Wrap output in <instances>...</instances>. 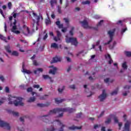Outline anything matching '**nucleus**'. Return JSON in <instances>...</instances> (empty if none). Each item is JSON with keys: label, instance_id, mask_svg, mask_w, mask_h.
I'll list each match as a JSON object with an SVG mask.
<instances>
[{"label": "nucleus", "instance_id": "1", "mask_svg": "<svg viewBox=\"0 0 131 131\" xmlns=\"http://www.w3.org/2000/svg\"><path fill=\"white\" fill-rule=\"evenodd\" d=\"M76 110L75 108L67 107V108H54L52 110H51L49 112V115L43 116L42 117L44 118L43 119V121L44 122H49V120L46 117H48L49 115H51V114H56V113H61L59 114L57 117H63V115L64 114L63 112H68L69 113H73V112H75Z\"/></svg>", "mask_w": 131, "mask_h": 131}, {"label": "nucleus", "instance_id": "2", "mask_svg": "<svg viewBox=\"0 0 131 131\" xmlns=\"http://www.w3.org/2000/svg\"><path fill=\"white\" fill-rule=\"evenodd\" d=\"M8 97V104L10 105L14 104L15 106H24V103L22 102V98L13 96L12 95H9Z\"/></svg>", "mask_w": 131, "mask_h": 131}, {"label": "nucleus", "instance_id": "3", "mask_svg": "<svg viewBox=\"0 0 131 131\" xmlns=\"http://www.w3.org/2000/svg\"><path fill=\"white\" fill-rule=\"evenodd\" d=\"M66 41L67 43L71 42V43L73 46H75V47H77V45H78V42L76 38L68 37V36H66Z\"/></svg>", "mask_w": 131, "mask_h": 131}, {"label": "nucleus", "instance_id": "4", "mask_svg": "<svg viewBox=\"0 0 131 131\" xmlns=\"http://www.w3.org/2000/svg\"><path fill=\"white\" fill-rule=\"evenodd\" d=\"M115 31H116V29H113L112 31H108L107 33L110 36V40L107 41V42L104 43V46H106V45H109L110 42H112L113 40V36H114V33H115Z\"/></svg>", "mask_w": 131, "mask_h": 131}, {"label": "nucleus", "instance_id": "5", "mask_svg": "<svg viewBox=\"0 0 131 131\" xmlns=\"http://www.w3.org/2000/svg\"><path fill=\"white\" fill-rule=\"evenodd\" d=\"M80 24H82V26L84 28V29H91L92 28V27H90L89 26V23L86 20L80 21Z\"/></svg>", "mask_w": 131, "mask_h": 131}, {"label": "nucleus", "instance_id": "6", "mask_svg": "<svg viewBox=\"0 0 131 131\" xmlns=\"http://www.w3.org/2000/svg\"><path fill=\"white\" fill-rule=\"evenodd\" d=\"M0 127H5L7 129H11V126L10 124L7 122H5L3 121L0 120Z\"/></svg>", "mask_w": 131, "mask_h": 131}, {"label": "nucleus", "instance_id": "7", "mask_svg": "<svg viewBox=\"0 0 131 131\" xmlns=\"http://www.w3.org/2000/svg\"><path fill=\"white\" fill-rule=\"evenodd\" d=\"M106 97L107 94H106V91L105 90H103L102 91V94L98 96V99H99L100 102H103V101H104V100L106 99Z\"/></svg>", "mask_w": 131, "mask_h": 131}, {"label": "nucleus", "instance_id": "8", "mask_svg": "<svg viewBox=\"0 0 131 131\" xmlns=\"http://www.w3.org/2000/svg\"><path fill=\"white\" fill-rule=\"evenodd\" d=\"M55 121H56L57 122H58V125L61 126V127L59 128L58 131H64V127H65V126H66V125L65 124H63L59 120H55L54 121V122H55Z\"/></svg>", "mask_w": 131, "mask_h": 131}, {"label": "nucleus", "instance_id": "9", "mask_svg": "<svg viewBox=\"0 0 131 131\" xmlns=\"http://www.w3.org/2000/svg\"><path fill=\"white\" fill-rule=\"evenodd\" d=\"M25 63L24 62H23V65H22V72L24 73H26L27 74H31V72L28 70H25Z\"/></svg>", "mask_w": 131, "mask_h": 131}, {"label": "nucleus", "instance_id": "10", "mask_svg": "<svg viewBox=\"0 0 131 131\" xmlns=\"http://www.w3.org/2000/svg\"><path fill=\"white\" fill-rule=\"evenodd\" d=\"M49 68H53V70L51 69L49 71V73L50 74H53V75H55L56 72H57V68L54 67V66H51L49 67Z\"/></svg>", "mask_w": 131, "mask_h": 131}, {"label": "nucleus", "instance_id": "11", "mask_svg": "<svg viewBox=\"0 0 131 131\" xmlns=\"http://www.w3.org/2000/svg\"><path fill=\"white\" fill-rule=\"evenodd\" d=\"M62 58L60 57L56 56L53 58V60L51 61V63H57V62H61Z\"/></svg>", "mask_w": 131, "mask_h": 131}, {"label": "nucleus", "instance_id": "12", "mask_svg": "<svg viewBox=\"0 0 131 131\" xmlns=\"http://www.w3.org/2000/svg\"><path fill=\"white\" fill-rule=\"evenodd\" d=\"M68 128L69 129H70V130H76V129H81V128H82V127H78L73 125L72 126L69 127Z\"/></svg>", "mask_w": 131, "mask_h": 131}, {"label": "nucleus", "instance_id": "13", "mask_svg": "<svg viewBox=\"0 0 131 131\" xmlns=\"http://www.w3.org/2000/svg\"><path fill=\"white\" fill-rule=\"evenodd\" d=\"M42 77L43 79H50V82H54V80H52V77H50L49 75H43Z\"/></svg>", "mask_w": 131, "mask_h": 131}, {"label": "nucleus", "instance_id": "14", "mask_svg": "<svg viewBox=\"0 0 131 131\" xmlns=\"http://www.w3.org/2000/svg\"><path fill=\"white\" fill-rule=\"evenodd\" d=\"M105 59H108L110 60L108 61V64L110 65H111L112 64V62H113V60H112V58H111V56L110 54H107L105 56Z\"/></svg>", "mask_w": 131, "mask_h": 131}, {"label": "nucleus", "instance_id": "15", "mask_svg": "<svg viewBox=\"0 0 131 131\" xmlns=\"http://www.w3.org/2000/svg\"><path fill=\"white\" fill-rule=\"evenodd\" d=\"M51 103H50V102H48L47 103H46L45 104L43 103H37V105L38 106V107H48V106H50Z\"/></svg>", "mask_w": 131, "mask_h": 131}, {"label": "nucleus", "instance_id": "16", "mask_svg": "<svg viewBox=\"0 0 131 131\" xmlns=\"http://www.w3.org/2000/svg\"><path fill=\"white\" fill-rule=\"evenodd\" d=\"M5 49L8 53H9V54H11V53H12V51H11V50H10V49H11V47H10L9 45L5 46Z\"/></svg>", "mask_w": 131, "mask_h": 131}, {"label": "nucleus", "instance_id": "17", "mask_svg": "<svg viewBox=\"0 0 131 131\" xmlns=\"http://www.w3.org/2000/svg\"><path fill=\"white\" fill-rule=\"evenodd\" d=\"M55 103H56V104H60V103H62V102H64V101H65V99H62L59 100L58 98H55Z\"/></svg>", "mask_w": 131, "mask_h": 131}, {"label": "nucleus", "instance_id": "18", "mask_svg": "<svg viewBox=\"0 0 131 131\" xmlns=\"http://www.w3.org/2000/svg\"><path fill=\"white\" fill-rule=\"evenodd\" d=\"M56 25L58 27V28H63V24H61V23L60 22V21H57L56 22Z\"/></svg>", "mask_w": 131, "mask_h": 131}, {"label": "nucleus", "instance_id": "19", "mask_svg": "<svg viewBox=\"0 0 131 131\" xmlns=\"http://www.w3.org/2000/svg\"><path fill=\"white\" fill-rule=\"evenodd\" d=\"M36 98L35 97H30L27 101L28 103H32V102H34Z\"/></svg>", "mask_w": 131, "mask_h": 131}, {"label": "nucleus", "instance_id": "20", "mask_svg": "<svg viewBox=\"0 0 131 131\" xmlns=\"http://www.w3.org/2000/svg\"><path fill=\"white\" fill-rule=\"evenodd\" d=\"M50 4L52 8H54V4H57V0H51L50 1Z\"/></svg>", "mask_w": 131, "mask_h": 131}, {"label": "nucleus", "instance_id": "21", "mask_svg": "<svg viewBox=\"0 0 131 131\" xmlns=\"http://www.w3.org/2000/svg\"><path fill=\"white\" fill-rule=\"evenodd\" d=\"M43 71V69L42 68H38L36 70L34 71V74H37V72H42Z\"/></svg>", "mask_w": 131, "mask_h": 131}, {"label": "nucleus", "instance_id": "22", "mask_svg": "<svg viewBox=\"0 0 131 131\" xmlns=\"http://www.w3.org/2000/svg\"><path fill=\"white\" fill-rule=\"evenodd\" d=\"M119 89L118 88H116V90L114 91L113 92L111 93V96H114L115 95H117L118 93Z\"/></svg>", "mask_w": 131, "mask_h": 131}, {"label": "nucleus", "instance_id": "23", "mask_svg": "<svg viewBox=\"0 0 131 131\" xmlns=\"http://www.w3.org/2000/svg\"><path fill=\"white\" fill-rule=\"evenodd\" d=\"M33 16L34 17H37V24L38 25V22H39V20H40V16H37V15H36V13H33Z\"/></svg>", "mask_w": 131, "mask_h": 131}, {"label": "nucleus", "instance_id": "24", "mask_svg": "<svg viewBox=\"0 0 131 131\" xmlns=\"http://www.w3.org/2000/svg\"><path fill=\"white\" fill-rule=\"evenodd\" d=\"M45 23L46 25H50V24H51V22L50 17H48L47 19H45Z\"/></svg>", "mask_w": 131, "mask_h": 131}, {"label": "nucleus", "instance_id": "25", "mask_svg": "<svg viewBox=\"0 0 131 131\" xmlns=\"http://www.w3.org/2000/svg\"><path fill=\"white\" fill-rule=\"evenodd\" d=\"M0 39L2 40H4L5 42H8V41L7 40V38L6 37L4 36L3 35L0 34Z\"/></svg>", "mask_w": 131, "mask_h": 131}, {"label": "nucleus", "instance_id": "26", "mask_svg": "<svg viewBox=\"0 0 131 131\" xmlns=\"http://www.w3.org/2000/svg\"><path fill=\"white\" fill-rule=\"evenodd\" d=\"M122 67L125 70H126L127 69V64H126V62H124L122 64Z\"/></svg>", "mask_w": 131, "mask_h": 131}, {"label": "nucleus", "instance_id": "27", "mask_svg": "<svg viewBox=\"0 0 131 131\" xmlns=\"http://www.w3.org/2000/svg\"><path fill=\"white\" fill-rule=\"evenodd\" d=\"M51 48H53V49H58V45L56 43H52L51 44Z\"/></svg>", "mask_w": 131, "mask_h": 131}, {"label": "nucleus", "instance_id": "28", "mask_svg": "<svg viewBox=\"0 0 131 131\" xmlns=\"http://www.w3.org/2000/svg\"><path fill=\"white\" fill-rule=\"evenodd\" d=\"M114 81V80H110L109 78H107L106 79H104V82H105V83H108V82H113Z\"/></svg>", "mask_w": 131, "mask_h": 131}, {"label": "nucleus", "instance_id": "29", "mask_svg": "<svg viewBox=\"0 0 131 131\" xmlns=\"http://www.w3.org/2000/svg\"><path fill=\"white\" fill-rule=\"evenodd\" d=\"M11 55L12 56H15V57H18L19 56V53L17 51H13L12 52Z\"/></svg>", "mask_w": 131, "mask_h": 131}, {"label": "nucleus", "instance_id": "30", "mask_svg": "<svg viewBox=\"0 0 131 131\" xmlns=\"http://www.w3.org/2000/svg\"><path fill=\"white\" fill-rule=\"evenodd\" d=\"M65 90V86H62L61 88H58V91L61 93H63V91Z\"/></svg>", "mask_w": 131, "mask_h": 131}, {"label": "nucleus", "instance_id": "31", "mask_svg": "<svg viewBox=\"0 0 131 131\" xmlns=\"http://www.w3.org/2000/svg\"><path fill=\"white\" fill-rule=\"evenodd\" d=\"M125 55L126 57H131V52L129 51H125Z\"/></svg>", "mask_w": 131, "mask_h": 131}, {"label": "nucleus", "instance_id": "32", "mask_svg": "<svg viewBox=\"0 0 131 131\" xmlns=\"http://www.w3.org/2000/svg\"><path fill=\"white\" fill-rule=\"evenodd\" d=\"M90 4H91V2L89 1L82 2V5H90Z\"/></svg>", "mask_w": 131, "mask_h": 131}, {"label": "nucleus", "instance_id": "33", "mask_svg": "<svg viewBox=\"0 0 131 131\" xmlns=\"http://www.w3.org/2000/svg\"><path fill=\"white\" fill-rule=\"evenodd\" d=\"M56 129L54 127V126H51L50 128H47V131H55Z\"/></svg>", "mask_w": 131, "mask_h": 131}, {"label": "nucleus", "instance_id": "34", "mask_svg": "<svg viewBox=\"0 0 131 131\" xmlns=\"http://www.w3.org/2000/svg\"><path fill=\"white\" fill-rule=\"evenodd\" d=\"M33 91V89H32V88L31 87H29L27 89V92L28 93H32Z\"/></svg>", "mask_w": 131, "mask_h": 131}, {"label": "nucleus", "instance_id": "35", "mask_svg": "<svg viewBox=\"0 0 131 131\" xmlns=\"http://www.w3.org/2000/svg\"><path fill=\"white\" fill-rule=\"evenodd\" d=\"M11 113L13 116H19V113L18 112H12Z\"/></svg>", "mask_w": 131, "mask_h": 131}, {"label": "nucleus", "instance_id": "36", "mask_svg": "<svg viewBox=\"0 0 131 131\" xmlns=\"http://www.w3.org/2000/svg\"><path fill=\"white\" fill-rule=\"evenodd\" d=\"M61 37H54V40H55V41H58V40H61Z\"/></svg>", "mask_w": 131, "mask_h": 131}, {"label": "nucleus", "instance_id": "37", "mask_svg": "<svg viewBox=\"0 0 131 131\" xmlns=\"http://www.w3.org/2000/svg\"><path fill=\"white\" fill-rule=\"evenodd\" d=\"M110 122H111V118H108L107 120L105 121V123L106 124H109V123H110Z\"/></svg>", "mask_w": 131, "mask_h": 131}, {"label": "nucleus", "instance_id": "38", "mask_svg": "<svg viewBox=\"0 0 131 131\" xmlns=\"http://www.w3.org/2000/svg\"><path fill=\"white\" fill-rule=\"evenodd\" d=\"M46 97H48V95H45L43 96H41L40 97V100H46L47 99Z\"/></svg>", "mask_w": 131, "mask_h": 131}, {"label": "nucleus", "instance_id": "39", "mask_svg": "<svg viewBox=\"0 0 131 131\" xmlns=\"http://www.w3.org/2000/svg\"><path fill=\"white\" fill-rule=\"evenodd\" d=\"M56 33H57V36L58 37H61V32H60L59 31H56Z\"/></svg>", "mask_w": 131, "mask_h": 131}, {"label": "nucleus", "instance_id": "40", "mask_svg": "<svg viewBox=\"0 0 131 131\" xmlns=\"http://www.w3.org/2000/svg\"><path fill=\"white\" fill-rule=\"evenodd\" d=\"M129 90L130 89V85H126L124 86V90Z\"/></svg>", "mask_w": 131, "mask_h": 131}, {"label": "nucleus", "instance_id": "41", "mask_svg": "<svg viewBox=\"0 0 131 131\" xmlns=\"http://www.w3.org/2000/svg\"><path fill=\"white\" fill-rule=\"evenodd\" d=\"M5 92L6 93H10V89L9 88V87L6 86L5 88Z\"/></svg>", "mask_w": 131, "mask_h": 131}, {"label": "nucleus", "instance_id": "42", "mask_svg": "<svg viewBox=\"0 0 131 131\" xmlns=\"http://www.w3.org/2000/svg\"><path fill=\"white\" fill-rule=\"evenodd\" d=\"M16 29H17V26H13L12 27V29L11 30L12 32H13V31H15V30H16Z\"/></svg>", "mask_w": 131, "mask_h": 131}, {"label": "nucleus", "instance_id": "43", "mask_svg": "<svg viewBox=\"0 0 131 131\" xmlns=\"http://www.w3.org/2000/svg\"><path fill=\"white\" fill-rule=\"evenodd\" d=\"M126 30H127V28H125L124 29H122V30H121L122 34H123V33H124V32H126Z\"/></svg>", "mask_w": 131, "mask_h": 131}, {"label": "nucleus", "instance_id": "44", "mask_svg": "<svg viewBox=\"0 0 131 131\" xmlns=\"http://www.w3.org/2000/svg\"><path fill=\"white\" fill-rule=\"evenodd\" d=\"M104 113H105L104 111H102L101 114H100L99 116H98V118H100V117H102V116H103V115H104Z\"/></svg>", "mask_w": 131, "mask_h": 131}, {"label": "nucleus", "instance_id": "45", "mask_svg": "<svg viewBox=\"0 0 131 131\" xmlns=\"http://www.w3.org/2000/svg\"><path fill=\"white\" fill-rule=\"evenodd\" d=\"M8 7L9 9H11L12 8V3L9 2L8 4Z\"/></svg>", "mask_w": 131, "mask_h": 131}, {"label": "nucleus", "instance_id": "46", "mask_svg": "<svg viewBox=\"0 0 131 131\" xmlns=\"http://www.w3.org/2000/svg\"><path fill=\"white\" fill-rule=\"evenodd\" d=\"M31 93H32L31 94H32V96H34V95H36V96L37 97H39V94H37V93H36V92H32Z\"/></svg>", "mask_w": 131, "mask_h": 131}, {"label": "nucleus", "instance_id": "47", "mask_svg": "<svg viewBox=\"0 0 131 131\" xmlns=\"http://www.w3.org/2000/svg\"><path fill=\"white\" fill-rule=\"evenodd\" d=\"M64 21H65L66 23H69V19L68 18H63Z\"/></svg>", "mask_w": 131, "mask_h": 131}, {"label": "nucleus", "instance_id": "48", "mask_svg": "<svg viewBox=\"0 0 131 131\" xmlns=\"http://www.w3.org/2000/svg\"><path fill=\"white\" fill-rule=\"evenodd\" d=\"M62 32L65 33L67 31V28H63L61 30Z\"/></svg>", "mask_w": 131, "mask_h": 131}, {"label": "nucleus", "instance_id": "49", "mask_svg": "<svg viewBox=\"0 0 131 131\" xmlns=\"http://www.w3.org/2000/svg\"><path fill=\"white\" fill-rule=\"evenodd\" d=\"M33 65H34L35 66H37L38 64H37V61H36V60H34L33 61Z\"/></svg>", "mask_w": 131, "mask_h": 131}, {"label": "nucleus", "instance_id": "50", "mask_svg": "<svg viewBox=\"0 0 131 131\" xmlns=\"http://www.w3.org/2000/svg\"><path fill=\"white\" fill-rule=\"evenodd\" d=\"M33 86L34 89H39V85L38 84H35Z\"/></svg>", "mask_w": 131, "mask_h": 131}, {"label": "nucleus", "instance_id": "51", "mask_svg": "<svg viewBox=\"0 0 131 131\" xmlns=\"http://www.w3.org/2000/svg\"><path fill=\"white\" fill-rule=\"evenodd\" d=\"M14 33H16V34H20V32L19 31H18V30H14V31H13V32Z\"/></svg>", "mask_w": 131, "mask_h": 131}, {"label": "nucleus", "instance_id": "52", "mask_svg": "<svg viewBox=\"0 0 131 131\" xmlns=\"http://www.w3.org/2000/svg\"><path fill=\"white\" fill-rule=\"evenodd\" d=\"M90 95H87V97L88 98H90V97H92V96H93V95H94V93L92 92H90Z\"/></svg>", "mask_w": 131, "mask_h": 131}, {"label": "nucleus", "instance_id": "53", "mask_svg": "<svg viewBox=\"0 0 131 131\" xmlns=\"http://www.w3.org/2000/svg\"><path fill=\"white\" fill-rule=\"evenodd\" d=\"M84 88L85 89V93H86V91H89V89L87 88L88 85L86 84L84 85Z\"/></svg>", "mask_w": 131, "mask_h": 131}, {"label": "nucleus", "instance_id": "54", "mask_svg": "<svg viewBox=\"0 0 131 131\" xmlns=\"http://www.w3.org/2000/svg\"><path fill=\"white\" fill-rule=\"evenodd\" d=\"M70 88L72 89V90H75V85H70Z\"/></svg>", "mask_w": 131, "mask_h": 131}, {"label": "nucleus", "instance_id": "55", "mask_svg": "<svg viewBox=\"0 0 131 131\" xmlns=\"http://www.w3.org/2000/svg\"><path fill=\"white\" fill-rule=\"evenodd\" d=\"M0 79L2 80V81H5V78L2 75H0Z\"/></svg>", "mask_w": 131, "mask_h": 131}, {"label": "nucleus", "instance_id": "56", "mask_svg": "<svg viewBox=\"0 0 131 131\" xmlns=\"http://www.w3.org/2000/svg\"><path fill=\"white\" fill-rule=\"evenodd\" d=\"M48 38V34H46V35L43 37V40H46Z\"/></svg>", "mask_w": 131, "mask_h": 131}, {"label": "nucleus", "instance_id": "57", "mask_svg": "<svg viewBox=\"0 0 131 131\" xmlns=\"http://www.w3.org/2000/svg\"><path fill=\"white\" fill-rule=\"evenodd\" d=\"M66 59H67V62H71V59L68 57H66Z\"/></svg>", "mask_w": 131, "mask_h": 131}, {"label": "nucleus", "instance_id": "58", "mask_svg": "<svg viewBox=\"0 0 131 131\" xmlns=\"http://www.w3.org/2000/svg\"><path fill=\"white\" fill-rule=\"evenodd\" d=\"M114 121L116 123H118V119H117V117H115L114 118Z\"/></svg>", "mask_w": 131, "mask_h": 131}, {"label": "nucleus", "instance_id": "59", "mask_svg": "<svg viewBox=\"0 0 131 131\" xmlns=\"http://www.w3.org/2000/svg\"><path fill=\"white\" fill-rule=\"evenodd\" d=\"M103 22H104V20H101L100 21V22L98 23V26H100L102 25V23H103Z\"/></svg>", "mask_w": 131, "mask_h": 131}, {"label": "nucleus", "instance_id": "60", "mask_svg": "<svg viewBox=\"0 0 131 131\" xmlns=\"http://www.w3.org/2000/svg\"><path fill=\"white\" fill-rule=\"evenodd\" d=\"M122 126V123L120 122V123H119V129L120 130L121 129V127Z\"/></svg>", "mask_w": 131, "mask_h": 131}, {"label": "nucleus", "instance_id": "61", "mask_svg": "<svg viewBox=\"0 0 131 131\" xmlns=\"http://www.w3.org/2000/svg\"><path fill=\"white\" fill-rule=\"evenodd\" d=\"M0 13L2 15L3 17H5V15H4V12L2 9H0Z\"/></svg>", "mask_w": 131, "mask_h": 131}, {"label": "nucleus", "instance_id": "62", "mask_svg": "<svg viewBox=\"0 0 131 131\" xmlns=\"http://www.w3.org/2000/svg\"><path fill=\"white\" fill-rule=\"evenodd\" d=\"M81 117V113L77 115V118H80Z\"/></svg>", "mask_w": 131, "mask_h": 131}, {"label": "nucleus", "instance_id": "63", "mask_svg": "<svg viewBox=\"0 0 131 131\" xmlns=\"http://www.w3.org/2000/svg\"><path fill=\"white\" fill-rule=\"evenodd\" d=\"M19 119L21 122H24V117H20Z\"/></svg>", "mask_w": 131, "mask_h": 131}, {"label": "nucleus", "instance_id": "64", "mask_svg": "<svg viewBox=\"0 0 131 131\" xmlns=\"http://www.w3.org/2000/svg\"><path fill=\"white\" fill-rule=\"evenodd\" d=\"M117 24L118 25L121 24V25H122V20L118 21V22L117 23Z\"/></svg>", "mask_w": 131, "mask_h": 131}]
</instances>
